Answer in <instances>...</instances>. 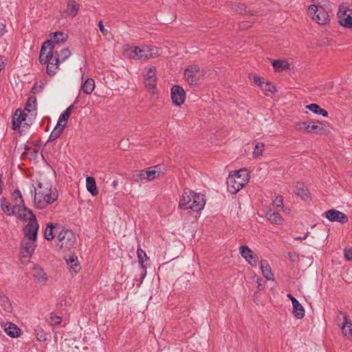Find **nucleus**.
<instances>
[{"label": "nucleus", "instance_id": "obj_1", "mask_svg": "<svg viewBox=\"0 0 352 352\" xmlns=\"http://www.w3.org/2000/svg\"><path fill=\"white\" fill-rule=\"evenodd\" d=\"M31 192H34V202L38 209L45 208L58 197V191L52 188V184L47 181L38 182L37 187H34Z\"/></svg>", "mask_w": 352, "mask_h": 352}, {"label": "nucleus", "instance_id": "obj_2", "mask_svg": "<svg viewBox=\"0 0 352 352\" xmlns=\"http://www.w3.org/2000/svg\"><path fill=\"white\" fill-rule=\"evenodd\" d=\"M54 46L52 47L51 42L47 41L42 45L39 55L40 63L41 64L47 63L46 72L50 76L56 74L60 63L59 57H54Z\"/></svg>", "mask_w": 352, "mask_h": 352}, {"label": "nucleus", "instance_id": "obj_3", "mask_svg": "<svg viewBox=\"0 0 352 352\" xmlns=\"http://www.w3.org/2000/svg\"><path fill=\"white\" fill-rule=\"evenodd\" d=\"M206 204L203 195L192 190H185L180 199L179 206L183 210L190 209L198 212L202 210Z\"/></svg>", "mask_w": 352, "mask_h": 352}, {"label": "nucleus", "instance_id": "obj_4", "mask_svg": "<svg viewBox=\"0 0 352 352\" xmlns=\"http://www.w3.org/2000/svg\"><path fill=\"white\" fill-rule=\"evenodd\" d=\"M249 179L250 175L246 168L230 174L227 179L228 190L231 194H236L249 182Z\"/></svg>", "mask_w": 352, "mask_h": 352}, {"label": "nucleus", "instance_id": "obj_5", "mask_svg": "<svg viewBox=\"0 0 352 352\" xmlns=\"http://www.w3.org/2000/svg\"><path fill=\"white\" fill-rule=\"evenodd\" d=\"M19 216L28 223L24 227L23 232L25 239L36 240L39 226L37 223L35 215L26 208L19 210Z\"/></svg>", "mask_w": 352, "mask_h": 352}, {"label": "nucleus", "instance_id": "obj_6", "mask_svg": "<svg viewBox=\"0 0 352 352\" xmlns=\"http://www.w3.org/2000/svg\"><path fill=\"white\" fill-rule=\"evenodd\" d=\"M127 52L131 58L144 60L160 56V49L155 46L144 45L142 47L135 46L131 47Z\"/></svg>", "mask_w": 352, "mask_h": 352}, {"label": "nucleus", "instance_id": "obj_7", "mask_svg": "<svg viewBox=\"0 0 352 352\" xmlns=\"http://www.w3.org/2000/svg\"><path fill=\"white\" fill-rule=\"evenodd\" d=\"M206 74L204 69H201L197 65H190L185 69V78L190 85H197Z\"/></svg>", "mask_w": 352, "mask_h": 352}, {"label": "nucleus", "instance_id": "obj_8", "mask_svg": "<svg viewBox=\"0 0 352 352\" xmlns=\"http://www.w3.org/2000/svg\"><path fill=\"white\" fill-rule=\"evenodd\" d=\"M58 242L57 245L60 248H71L76 242V236L73 232L69 230L63 229L58 234Z\"/></svg>", "mask_w": 352, "mask_h": 352}, {"label": "nucleus", "instance_id": "obj_9", "mask_svg": "<svg viewBox=\"0 0 352 352\" xmlns=\"http://www.w3.org/2000/svg\"><path fill=\"white\" fill-rule=\"evenodd\" d=\"M163 173L161 166L156 165L149 168L148 170H141L137 175L138 179H136V181L141 182L152 181Z\"/></svg>", "mask_w": 352, "mask_h": 352}, {"label": "nucleus", "instance_id": "obj_10", "mask_svg": "<svg viewBox=\"0 0 352 352\" xmlns=\"http://www.w3.org/2000/svg\"><path fill=\"white\" fill-rule=\"evenodd\" d=\"M322 123L317 122H299L296 124V128L299 131H306L312 133H321L323 128L321 126Z\"/></svg>", "mask_w": 352, "mask_h": 352}, {"label": "nucleus", "instance_id": "obj_11", "mask_svg": "<svg viewBox=\"0 0 352 352\" xmlns=\"http://www.w3.org/2000/svg\"><path fill=\"white\" fill-rule=\"evenodd\" d=\"M20 255L28 260L30 258L36 248V240L24 238L21 242Z\"/></svg>", "mask_w": 352, "mask_h": 352}, {"label": "nucleus", "instance_id": "obj_12", "mask_svg": "<svg viewBox=\"0 0 352 352\" xmlns=\"http://www.w3.org/2000/svg\"><path fill=\"white\" fill-rule=\"evenodd\" d=\"M322 216L325 217L331 222L336 221L341 223H346L348 221L347 216L344 213L336 209L327 210L323 213Z\"/></svg>", "mask_w": 352, "mask_h": 352}, {"label": "nucleus", "instance_id": "obj_13", "mask_svg": "<svg viewBox=\"0 0 352 352\" xmlns=\"http://www.w3.org/2000/svg\"><path fill=\"white\" fill-rule=\"evenodd\" d=\"M171 98L175 105L180 106L182 104L186 98L184 89L179 85H174L171 88Z\"/></svg>", "mask_w": 352, "mask_h": 352}, {"label": "nucleus", "instance_id": "obj_14", "mask_svg": "<svg viewBox=\"0 0 352 352\" xmlns=\"http://www.w3.org/2000/svg\"><path fill=\"white\" fill-rule=\"evenodd\" d=\"M239 252L241 256L248 262L252 266H256L258 257L254 252L246 245H241L239 248Z\"/></svg>", "mask_w": 352, "mask_h": 352}, {"label": "nucleus", "instance_id": "obj_15", "mask_svg": "<svg viewBox=\"0 0 352 352\" xmlns=\"http://www.w3.org/2000/svg\"><path fill=\"white\" fill-rule=\"evenodd\" d=\"M80 4L78 3L75 0H69L64 12L67 16L74 18L78 14Z\"/></svg>", "mask_w": 352, "mask_h": 352}, {"label": "nucleus", "instance_id": "obj_16", "mask_svg": "<svg viewBox=\"0 0 352 352\" xmlns=\"http://www.w3.org/2000/svg\"><path fill=\"white\" fill-rule=\"evenodd\" d=\"M339 314L343 316L344 322L342 326V331L345 337L349 338L352 337V322L347 318V315L342 311H339Z\"/></svg>", "mask_w": 352, "mask_h": 352}, {"label": "nucleus", "instance_id": "obj_17", "mask_svg": "<svg viewBox=\"0 0 352 352\" xmlns=\"http://www.w3.org/2000/svg\"><path fill=\"white\" fill-rule=\"evenodd\" d=\"M26 114L23 113L20 109H16L12 117V129L19 128L23 122L25 120Z\"/></svg>", "mask_w": 352, "mask_h": 352}, {"label": "nucleus", "instance_id": "obj_18", "mask_svg": "<svg viewBox=\"0 0 352 352\" xmlns=\"http://www.w3.org/2000/svg\"><path fill=\"white\" fill-rule=\"evenodd\" d=\"M6 333L12 338H17L21 333V329L14 323L7 322L5 325Z\"/></svg>", "mask_w": 352, "mask_h": 352}, {"label": "nucleus", "instance_id": "obj_19", "mask_svg": "<svg viewBox=\"0 0 352 352\" xmlns=\"http://www.w3.org/2000/svg\"><path fill=\"white\" fill-rule=\"evenodd\" d=\"M266 218L272 224L281 225L283 222L281 215L276 212H272L271 209L266 212Z\"/></svg>", "mask_w": 352, "mask_h": 352}, {"label": "nucleus", "instance_id": "obj_20", "mask_svg": "<svg viewBox=\"0 0 352 352\" xmlns=\"http://www.w3.org/2000/svg\"><path fill=\"white\" fill-rule=\"evenodd\" d=\"M137 254H138L139 264L143 270V272L141 274V283H142V280L145 278V276L146 275V267L144 265V258L146 259H147V256H146V252L141 248L138 249Z\"/></svg>", "mask_w": 352, "mask_h": 352}, {"label": "nucleus", "instance_id": "obj_21", "mask_svg": "<svg viewBox=\"0 0 352 352\" xmlns=\"http://www.w3.org/2000/svg\"><path fill=\"white\" fill-rule=\"evenodd\" d=\"M261 269L263 276L267 280H273V274L271 267L267 260H261L260 262Z\"/></svg>", "mask_w": 352, "mask_h": 352}, {"label": "nucleus", "instance_id": "obj_22", "mask_svg": "<svg viewBox=\"0 0 352 352\" xmlns=\"http://www.w3.org/2000/svg\"><path fill=\"white\" fill-rule=\"evenodd\" d=\"M313 19L318 24L321 25H325L329 21L328 13L322 8H321L315 16H313Z\"/></svg>", "mask_w": 352, "mask_h": 352}, {"label": "nucleus", "instance_id": "obj_23", "mask_svg": "<svg viewBox=\"0 0 352 352\" xmlns=\"http://www.w3.org/2000/svg\"><path fill=\"white\" fill-rule=\"evenodd\" d=\"M338 17L339 19V23L342 26L345 28H352V16L346 14V12L338 13Z\"/></svg>", "mask_w": 352, "mask_h": 352}, {"label": "nucleus", "instance_id": "obj_24", "mask_svg": "<svg viewBox=\"0 0 352 352\" xmlns=\"http://www.w3.org/2000/svg\"><path fill=\"white\" fill-rule=\"evenodd\" d=\"M67 38V35L62 32H56L53 34V37L52 40H49L51 42L52 47L54 46V49L56 48V45H58L59 43H64Z\"/></svg>", "mask_w": 352, "mask_h": 352}, {"label": "nucleus", "instance_id": "obj_25", "mask_svg": "<svg viewBox=\"0 0 352 352\" xmlns=\"http://www.w3.org/2000/svg\"><path fill=\"white\" fill-rule=\"evenodd\" d=\"M86 187L88 192L93 196H96L98 194V190L96 187L95 179L93 177H87L86 178Z\"/></svg>", "mask_w": 352, "mask_h": 352}, {"label": "nucleus", "instance_id": "obj_26", "mask_svg": "<svg viewBox=\"0 0 352 352\" xmlns=\"http://www.w3.org/2000/svg\"><path fill=\"white\" fill-rule=\"evenodd\" d=\"M95 88V81L93 78H87L80 87L81 90L85 94H90Z\"/></svg>", "mask_w": 352, "mask_h": 352}, {"label": "nucleus", "instance_id": "obj_27", "mask_svg": "<svg viewBox=\"0 0 352 352\" xmlns=\"http://www.w3.org/2000/svg\"><path fill=\"white\" fill-rule=\"evenodd\" d=\"M293 314L298 319L305 316V309L298 300H293Z\"/></svg>", "mask_w": 352, "mask_h": 352}, {"label": "nucleus", "instance_id": "obj_28", "mask_svg": "<svg viewBox=\"0 0 352 352\" xmlns=\"http://www.w3.org/2000/svg\"><path fill=\"white\" fill-rule=\"evenodd\" d=\"M34 277L36 283L41 284H44L47 279L46 273L41 268L34 269Z\"/></svg>", "mask_w": 352, "mask_h": 352}, {"label": "nucleus", "instance_id": "obj_29", "mask_svg": "<svg viewBox=\"0 0 352 352\" xmlns=\"http://www.w3.org/2000/svg\"><path fill=\"white\" fill-rule=\"evenodd\" d=\"M272 65L275 71L281 72L289 69V64L285 60H274Z\"/></svg>", "mask_w": 352, "mask_h": 352}, {"label": "nucleus", "instance_id": "obj_30", "mask_svg": "<svg viewBox=\"0 0 352 352\" xmlns=\"http://www.w3.org/2000/svg\"><path fill=\"white\" fill-rule=\"evenodd\" d=\"M306 108L309 111H312L314 113L322 115L324 117H327L328 116V112L325 109H322L317 104H310L309 105H307Z\"/></svg>", "mask_w": 352, "mask_h": 352}, {"label": "nucleus", "instance_id": "obj_31", "mask_svg": "<svg viewBox=\"0 0 352 352\" xmlns=\"http://www.w3.org/2000/svg\"><path fill=\"white\" fill-rule=\"evenodd\" d=\"M58 226L57 223H48L44 231V238L47 241H51L54 239V228Z\"/></svg>", "mask_w": 352, "mask_h": 352}, {"label": "nucleus", "instance_id": "obj_32", "mask_svg": "<svg viewBox=\"0 0 352 352\" xmlns=\"http://www.w3.org/2000/svg\"><path fill=\"white\" fill-rule=\"evenodd\" d=\"M65 128V124H63V126H59L56 125L54 130L50 135V137L48 138V142H53L56 140L63 133V130Z\"/></svg>", "mask_w": 352, "mask_h": 352}, {"label": "nucleus", "instance_id": "obj_33", "mask_svg": "<svg viewBox=\"0 0 352 352\" xmlns=\"http://www.w3.org/2000/svg\"><path fill=\"white\" fill-rule=\"evenodd\" d=\"M67 264L76 272L79 270L78 265V258L74 254H71L65 258Z\"/></svg>", "mask_w": 352, "mask_h": 352}, {"label": "nucleus", "instance_id": "obj_34", "mask_svg": "<svg viewBox=\"0 0 352 352\" xmlns=\"http://www.w3.org/2000/svg\"><path fill=\"white\" fill-rule=\"evenodd\" d=\"M36 105L37 102L36 97L34 96H30L25 104V111H28V113H30L36 110Z\"/></svg>", "mask_w": 352, "mask_h": 352}, {"label": "nucleus", "instance_id": "obj_35", "mask_svg": "<svg viewBox=\"0 0 352 352\" xmlns=\"http://www.w3.org/2000/svg\"><path fill=\"white\" fill-rule=\"evenodd\" d=\"M1 209L6 214H7L8 215H11L14 212L15 206L12 208L10 203L8 202L5 198L2 197L1 199Z\"/></svg>", "mask_w": 352, "mask_h": 352}, {"label": "nucleus", "instance_id": "obj_36", "mask_svg": "<svg viewBox=\"0 0 352 352\" xmlns=\"http://www.w3.org/2000/svg\"><path fill=\"white\" fill-rule=\"evenodd\" d=\"M296 188V195L300 196L302 199H306L308 197V191L305 185L302 183L298 182Z\"/></svg>", "mask_w": 352, "mask_h": 352}, {"label": "nucleus", "instance_id": "obj_37", "mask_svg": "<svg viewBox=\"0 0 352 352\" xmlns=\"http://www.w3.org/2000/svg\"><path fill=\"white\" fill-rule=\"evenodd\" d=\"M12 197V199L15 204V206H14L15 207L19 206L21 204L24 205V201L23 199L22 195L19 190H18V189L15 190L13 192Z\"/></svg>", "mask_w": 352, "mask_h": 352}, {"label": "nucleus", "instance_id": "obj_38", "mask_svg": "<svg viewBox=\"0 0 352 352\" xmlns=\"http://www.w3.org/2000/svg\"><path fill=\"white\" fill-rule=\"evenodd\" d=\"M71 55L70 51L67 48H65L60 50V53L56 52L54 54V57H59L60 63L64 62Z\"/></svg>", "mask_w": 352, "mask_h": 352}, {"label": "nucleus", "instance_id": "obj_39", "mask_svg": "<svg viewBox=\"0 0 352 352\" xmlns=\"http://www.w3.org/2000/svg\"><path fill=\"white\" fill-rule=\"evenodd\" d=\"M265 144L263 142H258L256 144L253 156L254 158H260L263 155Z\"/></svg>", "mask_w": 352, "mask_h": 352}, {"label": "nucleus", "instance_id": "obj_40", "mask_svg": "<svg viewBox=\"0 0 352 352\" xmlns=\"http://www.w3.org/2000/svg\"><path fill=\"white\" fill-rule=\"evenodd\" d=\"M143 75L144 79H153L156 78V72L154 67L145 68Z\"/></svg>", "mask_w": 352, "mask_h": 352}, {"label": "nucleus", "instance_id": "obj_41", "mask_svg": "<svg viewBox=\"0 0 352 352\" xmlns=\"http://www.w3.org/2000/svg\"><path fill=\"white\" fill-rule=\"evenodd\" d=\"M259 87L263 90H264L265 91H268L270 93H274L276 91L275 87L273 85H272L270 82H269L268 81H267V82L263 81L262 82H260Z\"/></svg>", "mask_w": 352, "mask_h": 352}, {"label": "nucleus", "instance_id": "obj_42", "mask_svg": "<svg viewBox=\"0 0 352 352\" xmlns=\"http://www.w3.org/2000/svg\"><path fill=\"white\" fill-rule=\"evenodd\" d=\"M273 205L277 210H284L283 206V197L281 195L276 196L274 200L273 201Z\"/></svg>", "mask_w": 352, "mask_h": 352}, {"label": "nucleus", "instance_id": "obj_43", "mask_svg": "<svg viewBox=\"0 0 352 352\" xmlns=\"http://www.w3.org/2000/svg\"><path fill=\"white\" fill-rule=\"evenodd\" d=\"M232 10L240 14H248L249 12L245 5L243 3L233 5Z\"/></svg>", "mask_w": 352, "mask_h": 352}, {"label": "nucleus", "instance_id": "obj_44", "mask_svg": "<svg viewBox=\"0 0 352 352\" xmlns=\"http://www.w3.org/2000/svg\"><path fill=\"white\" fill-rule=\"evenodd\" d=\"M47 321L51 324H59L62 321V318L54 314H50L48 316Z\"/></svg>", "mask_w": 352, "mask_h": 352}, {"label": "nucleus", "instance_id": "obj_45", "mask_svg": "<svg viewBox=\"0 0 352 352\" xmlns=\"http://www.w3.org/2000/svg\"><path fill=\"white\" fill-rule=\"evenodd\" d=\"M338 13L346 12V14L352 16V6H348L346 4H342L339 6Z\"/></svg>", "mask_w": 352, "mask_h": 352}, {"label": "nucleus", "instance_id": "obj_46", "mask_svg": "<svg viewBox=\"0 0 352 352\" xmlns=\"http://www.w3.org/2000/svg\"><path fill=\"white\" fill-rule=\"evenodd\" d=\"M69 118V116H68V114H67L65 112H63L59 116V118H58V122H57L56 125L59 126H63V124H65V126H66Z\"/></svg>", "mask_w": 352, "mask_h": 352}, {"label": "nucleus", "instance_id": "obj_47", "mask_svg": "<svg viewBox=\"0 0 352 352\" xmlns=\"http://www.w3.org/2000/svg\"><path fill=\"white\" fill-rule=\"evenodd\" d=\"M156 79L157 78H153V79H144V84L145 86L148 89H153L156 86Z\"/></svg>", "mask_w": 352, "mask_h": 352}, {"label": "nucleus", "instance_id": "obj_48", "mask_svg": "<svg viewBox=\"0 0 352 352\" xmlns=\"http://www.w3.org/2000/svg\"><path fill=\"white\" fill-rule=\"evenodd\" d=\"M318 8L316 5H311L308 8V13L310 16H315L319 11Z\"/></svg>", "mask_w": 352, "mask_h": 352}, {"label": "nucleus", "instance_id": "obj_49", "mask_svg": "<svg viewBox=\"0 0 352 352\" xmlns=\"http://www.w3.org/2000/svg\"><path fill=\"white\" fill-rule=\"evenodd\" d=\"M344 257L347 261H352V249L345 248L344 250Z\"/></svg>", "mask_w": 352, "mask_h": 352}, {"label": "nucleus", "instance_id": "obj_50", "mask_svg": "<svg viewBox=\"0 0 352 352\" xmlns=\"http://www.w3.org/2000/svg\"><path fill=\"white\" fill-rule=\"evenodd\" d=\"M43 87V83L41 82L39 85H37V84L34 85L33 87L32 88V92L33 94H36L39 92Z\"/></svg>", "mask_w": 352, "mask_h": 352}, {"label": "nucleus", "instance_id": "obj_51", "mask_svg": "<svg viewBox=\"0 0 352 352\" xmlns=\"http://www.w3.org/2000/svg\"><path fill=\"white\" fill-rule=\"evenodd\" d=\"M98 27H99L100 31L103 34V35H106L107 33V30H106L104 28L102 21H99Z\"/></svg>", "mask_w": 352, "mask_h": 352}, {"label": "nucleus", "instance_id": "obj_52", "mask_svg": "<svg viewBox=\"0 0 352 352\" xmlns=\"http://www.w3.org/2000/svg\"><path fill=\"white\" fill-rule=\"evenodd\" d=\"M6 32V25L4 23H0V36H3Z\"/></svg>", "mask_w": 352, "mask_h": 352}, {"label": "nucleus", "instance_id": "obj_53", "mask_svg": "<svg viewBox=\"0 0 352 352\" xmlns=\"http://www.w3.org/2000/svg\"><path fill=\"white\" fill-rule=\"evenodd\" d=\"M263 280L261 278H257V283H258V290H263L264 289V285L262 284Z\"/></svg>", "mask_w": 352, "mask_h": 352}, {"label": "nucleus", "instance_id": "obj_54", "mask_svg": "<svg viewBox=\"0 0 352 352\" xmlns=\"http://www.w3.org/2000/svg\"><path fill=\"white\" fill-rule=\"evenodd\" d=\"M74 104H71L70 106H69L65 110V113L68 114V116H70V114H71V112L74 109Z\"/></svg>", "mask_w": 352, "mask_h": 352}, {"label": "nucleus", "instance_id": "obj_55", "mask_svg": "<svg viewBox=\"0 0 352 352\" xmlns=\"http://www.w3.org/2000/svg\"><path fill=\"white\" fill-rule=\"evenodd\" d=\"M309 232H307L305 234V235L303 236H296V237H294V239L296 240V241H298V240H305L307 238L308 235H309Z\"/></svg>", "mask_w": 352, "mask_h": 352}, {"label": "nucleus", "instance_id": "obj_56", "mask_svg": "<svg viewBox=\"0 0 352 352\" xmlns=\"http://www.w3.org/2000/svg\"><path fill=\"white\" fill-rule=\"evenodd\" d=\"M3 181H2V175L0 174V195L2 194V192H3Z\"/></svg>", "mask_w": 352, "mask_h": 352}, {"label": "nucleus", "instance_id": "obj_57", "mask_svg": "<svg viewBox=\"0 0 352 352\" xmlns=\"http://www.w3.org/2000/svg\"><path fill=\"white\" fill-rule=\"evenodd\" d=\"M41 333L40 336L38 338V339L39 340H46L45 334V333H43V331H41Z\"/></svg>", "mask_w": 352, "mask_h": 352}, {"label": "nucleus", "instance_id": "obj_58", "mask_svg": "<svg viewBox=\"0 0 352 352\" xmlns=\"http://www.w3.org/2000/svg\"><path fill=\"white\" fill-rule=\"evenodd\" d=\"M254 80L255 82L258 83V85H259L260 82H262L263 81H261V79L258 77V76H254Z\"/></svg>", "mask_w": 352, "mask_h": 352}, {"label": "nucleus", "instance_id": "obj_59", "mask_svg": "<svg viewBox=\"0 0 352 352\" xmlns=\"http://www.w3.org/2000/svg\"><path fill=\"white\" fill-rule=\"evenodd\" d=\"M287 296L291 300L292 303L293 304V300H298L296 298H294L292 294H288Z\"/></svg>", "mask_w": 352, "mask_h": 352}, {"label": "nucleus", "instance_id": "obj_60", "mask_svg": "<svg viewBox=\"0 0 352 352\" xmlns=\"http://www.w3.org/2000/svg\"><path fill=\"white\" fill-rule=\"evenodd\" d=\"M124 144V141H121L120 143V146L122 148V144Z\"/></svg>", "mask_w": 352, "mask_h": 352}]
</instances>
